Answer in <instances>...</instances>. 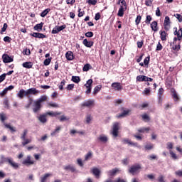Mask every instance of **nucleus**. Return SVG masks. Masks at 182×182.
Here are the masks:
<instances>
[{
  "mask_svg": "<svg viewBox=\"0 0 182 182\" xmlns=\"http://www.w3.org/2000/svg\"><path fill=\"white\" fill-rule=\"evenodd\" d=\"M66 83V80H63L60 84V85L58 86V89L60 90H63V86L65 85V84Z\"/></svg>",
  "mask_w": 182,
  "mask_h": 182,
  "instance_id": "3c124183",
  "label": "nucleus"
},
{
  "mask_svg": "<svg viewBox=\"0 0 182 182\" xmlns=\"http://www.w3.org/2000/svg\"><path fill=\"white\" fill-rule=\"evenodd\" d=\"M47 117L48 114H46V112L45 114H40L38 117H37V119L41 123L45 124L46 122H48V119H46Z\"/></svg>",
  "mask_w": 182,
  "mask_h": 182,
  "instance_id": "dca6fc26",
  "label": "nucleus"
},
{
  "mask_svg": "<svg viewBox=\"0 0 182 182\" xmlns=\"http://www.w3.org/2000/svg\"><path fill=\"white\" fill-rule=\"evenodd\" d=\"M66 120H69V118L66 117L65 115H62L60 117V122H65Z\"/></svg>",
  "mask_w": 182,
  "mask_h": 182,
  "instance_id": "338daca9",
  "label": "nucleus"
},
{
  "mask_svg": "<svg viewBox=\"0 0 182 182\" xmlns=\"http://www.w3.org/2000/svg\"><path fill=\"white\" fill-rule=\"evenodd\" d=\"M92 174H94V176H95L97 178H99V177H100V170H99V168L95 167L92 168Z\"/></svg>",
  "mask_w": 182,
  "mask_h": 182,
  "instance_id": "5701e85b",
  "label": "nucleus"
},
{
  "mask_svg": "<svg viewBox=\"0 0 182 182\" xmlns=\"http://www.w3.org/2000/svg\"><path fill=\"white\" fill-rule=\"evenodd\" d=\"M50 12V9L48 8V9L43 10L40 14V16H41V18H45V16H46V15H48Z\"/></svg>",
  "mask_w": 182,
  "mask_h": 182,
  "instance_id": "7c9ffc66",
  "label": "nucleus"
},
{
  "mask_svg": "<svg viewBox=\"0 0 182 182\" xmlns=\"http://www.w3.org/2000/svg\"><path fill=\"white\" fill-rule=\"evenodd\" d=\"M5 127H6V129H9V130H11V133H15V132H16V129L14 127H11V125L8 124H4Z\"/></svg>",
  "mask_w": 182,
  "mask_h": 182,
  "instance_id": "58836bf2",
  "label": "nucleus"
},
{
  "mask_svg": "<svg viewBox=\"0 0 182 182\" xmlns=\"http://www.w3.org/2000/svg\"><path fill=\"white\" fill-rule=\"evenodd\" d=\"M4 42H8V43H11V42L12 41V38L9 36H5L4 38Z\"/></svg>",
  "mask_w": 182,
  "mask_h": 182,
  "instance_id": "bf43d9fd",
  "label": "nucleus"
},
{
  "mask_svg": "<svg viewBox=\"0 0 182 182\" xmlns=\"http://www.w3.org/2000/svg\"><path fill=\"white\" fill-rule=\"evenodd\" d=\"M150 92H151V90H150V87H149V88H145L143 93L144 95H146V96H150Z\"/></svg>",
  "mask_w": 182,
  "mask_h": 182,
  "instance_id": "5fc2aeb1",
  "label": "nucleus"
},
{
  "mask_svg": "<svg viewBox=\"0 0 182 182\" xmlns=\"http://www.w3.org/2000/svg\"><path fill=\"white\" fill-rule=\"evenodd\" d=\"M170 28H171V21H170V17L166 16L164 21V29L166 32H168L170 31Z\"/></svg>",
  "mask_w": 182,
  "mask_h": 182,
  "instance_id": "423d86ee",
  "label": "nucleus"
},
{
  "mask_svg": "<svg viewBox=\"0 0 182 182\" xmlns=\"http://www.w3.org/2000/svg\"><path fill=\"white\" fill-rule=\"evenodd\" d=\"M46 113L47 116H50V117H58V116H60V114H62L61 112H53V111L47 112Z\"/></svg>",
  "mask_w": 182,
  "mask_h": 182,
  "instance_id": "f3484780",
  "label": "nucleus"
},
{
  "mask_svg": "<svg viewBox=\"0 0 182 182\" xmlns=\"http://www.w3.org/2000/svg\"><path fill=\"white\" fill-rule=\"evenodd\" d=\"M171 46V49H173V50H177V52H178V50H180V49H181V42H178V44L174 45V46Z\"/></svg>",
  "mask_w": 182,
  "mask_h": 182,
  "instance_id": "c85d7f7f",
  "label": "nucleus"
},
{
  "mask_svg": "<svg viewBox=\"0 0 182 182\" xmlns=\"http://www.w3.org/2000/svg\"><path fill=\"white\" fill-rule=\"evenodd\" d=\"M23 95L24 96H26V91H25L23 89L20 90L18 93V97H20V99H23Z\"/></svg>",
  "mask_w": 182,
  "mask_h": 182,
  "instance_id": "72a5a7b5",
  "label": "nucleus"
},
{
  "mask_svg": "<svg viewBox=\"0 0 182 182\" xmlns=\"http://www.w3.org/2000/svg\"><path fill=\"white\" fill-rule=\"evenodd\" d=\"M122 4L118 10L117 15L121 18L124 16V11L127 9V3H126V0H119L117 2V5Z\"/></svg>",
  "mask_w": 182,
  "mask_h": 182,
  "instance_id": "7ed1b4c3",
  "label": "nucleus"
},
{
  "mask_svg": "<svg viewBox=\"0 0 182 182\" xmlns=\"http://www.w3.org/2000/svg\"><path fill=\"white\" fill-rule=\"evenodd\" d=\"M173 34L176 36L177 37L173 38V42H181L182 41V28H179L178 31H177V28H176V30L173 32Z\"/></svg>",
  "mask_w": 182,
  "mask_h": 182,
  "instance_id": "0eeeda50",
  "label": "nucleus"
},
{
  "mask_svg": "<svg viewBox=\"0 0 182 182\" xmlns=\"http://www.w3.org/2000/svg\"><path fill=\"white\" fill-rule=\"evenodd\" d=\"M158 181L159 182H166L164 181V176L163 175H161L158 177Z\"/></svg>",
  "mask_w": 182,
  "mask_h": 182,
  "instance_id": "774afa93",
  "label": "nucleus"
},
{
  "mask_svg": "<svg viewBox=\"0 0 182 182\" xmlns=\"http://www.w3.org/2000/svg\"><path fill=\"white\" fill-rule=\"evenodd\" d=\"M22 164L29 167V166L35 164V161L32 160V156H31V155H28L26 159L22 161Z\"/></svg>",
  "mask_w": 182,
  "mask_h": 182,
  "instance_id": "1a4fd4ad",
  "label": "nucleus"
},
{
  "mask_svg": "<svg viewBox=\"0 0 182 182\" xmlns=\"http://www.w3.org/2000/svg\"><path fill=\"white\" fill-rule=\"evenodd\" d=\"M145 5L146 6H151L153 5V0H146Z\"/></svg>",
  "mask_w": 182,
  "mask_h": 182,
  "instance_id": "052dcab7",
  "label": "nucleus"
},
{
  "mask_svg": "<svg viewBox=\"0 0 182 182\" xmlns=\"http://www.w3.org/2000/svg\"><path fill=\"white\" fill-rule=\"evenodd\" d=\"M90 68H91L90 64H89V63L85 64L82 68L83 72H88V70L90 69Z\"/></svg>",
  "mask_w": 182,
  "mask_h": 182,
  "instance_id": "de8ad7c7",
  "label": "nucleus"
},
{
  "mask_svg": "<svg viewBox=\"0 0 182 182\" xmlns=\"http://www.w3.org/2000/svg\"><path fill=\"white\" fill-rule=\"evenodd\" d=\"M100 90H102V85H97L95 88H94V90H93V95L94 96H96V94L97 93H99V92H100Z\"/></svg>",
  "mask_w": 182,
  "mask_h": 182,
  "instance_id": "2f4dec72",
  "label": "nucleus"
},
{
  "mask_svg": "<svg viewBox=\"0 0 182 182\" xmlns=\"http://www.w3.org/2000/svg\"><path fill=\"white\" fill-rule=\"evenodd\" d=\"M144 43V41H137L136 45H137V48H139V49H141V48H143V45Z\"/></svg>",
  "mask_w": 182,
  "mask_h": 182,
  "instance_id": "6e6d98bb",
  "label": "nucleus"
},
{
  "mask_svg": "<svg viewBox=\"0 0 182 182\" xmlns=\"http://www.w3.org/2000/svg\"><path fill=\"white\" fill-rule=\"evenodd\" d=\"M92 156H93V154L92 153V151H88L87 154L85 155V161H87V160H90Z\"/></svg>",
  "mask_w": 182,
  "mask_h": 182,
  "instance_id": "4c0bfd02",
  "label": "nucleus"
},
{
  "mask_svg": "<svg viewBox=\"0 0 182 182\" xmlns=\"http://www.w3.org/2000/svg\"><path fill=\"white\" fill-rule=\"evenodd\" d=\"M120 129V123L115 122L112 126V134L114 137H117L119 136V130Z\"/></svg>",
  "mask_w": 182,
  "mask_h": 182,
  "instance_id": "39448f33",
  "label": "nucleus"
},
{
  "mask_svg": "<svg viewBox=\"0 0 182 182\" xmlns=\"http://www.w3.org/2000/svg\"><path fill=\"white\" fill-rule=\"evenodd\" d=\"M45 23L41 22L38 24H36L34 27L33 29L34 31H37L38 32H41V31H42V28H43V25Z\"/></svg>",
  "mask_w": 182,
  "mask_h": 182,
  "instance_id": "a878e982",
  "label": "nucleus"
},
{
  "mask_svg": "<svg viewBox=\"0 0 182 182\" xmlns=\"http://www.w3.org/2000/svg\"><path fill=\"white\" fill-rule=\"evenodd\" d=\"M119 171L120 170H119V168H114L112 170L108 171L107 172V174L108 177H114V176H116V174H117V173H119Z\"/></svg>",
  "mask_w": 182,
  "mask_h": 182,
  "instance_id": "4468645a",
  "label": "nucleus"
},
{
  "mask_svg": "<svg viewBox=\"0 0 182 182\" xmlns=\"http://www.w3.org/2000/svg\"><path fill=\"white\" fill-rule=\"evenodd\" d=\"M141 22V16L139 15L136 16L135 19V23L136 25H139Z\"/></svg>",
  "mask_w": 182,
  "mask_h": 182,
  "instance_id": "603ef678",
  "label": "nucleus"
},
{
  "mask_svg": "<svg viewBox=\"0 0 182 182\" xmlns=\"http://www.w3.org/2000/svg\"><path fill=\"white\" fill-rule=\"evenodd\" d=\"M8 117H6V114L1 112L0 113V120L1 123H5V120H6Z\"/></svg>",
  "mask_w": 182,
  "mask_h": 182,
  "instance_id": "e433bc0d",
  "label": "nucleus"
},
{
  "mask_svg": "<svg viewBox=\"0 0 182 182\" xmlns=\"http://www.w3.org/2000/svg\"><path fill=\"white\" fill-rule=\"evenodd\" d=\"M153 19V17H151V15H147L145 19V23H146V25H150V22H151Z\"/></svg>",
  "mask_w": 182,
  "mask_h": 182,
  "instance_id": "a19ab883",
  "label": "nucleus"
},
{
  "mask_svg": "<svg viewBox=\"0 0 182 182\" xmlns=\"http://www.w3.org/2000/svg\"><path fill=\"white\" fill-rule=\"evenodd\" d=\"M64 170H66V171L70 170L71 173H75V171H76V168H75V166L72 165H67L64 166Z\"/></svg>",
  "mask_w": 182,
  "mask_h": 182,
  "instance_id": "bb28decb",
  "label": "nucleus"
},
{
  "mask_svg": "<svg viewBox=\"0 0 182 182\" xmlns=\"http://www.w3.org/2000/svg\"><path fill=\"white\" fill-rule=\"evenodd\" d=\"M65 58L67 60H73V59H75V56H73V52L68 51L65 53Z\"/></svg>",
  "mask_w": 182,
  "mask_h": 182,
  "instance_id": "4be33fe9",
  "label": "nucleus"
},
{
  "mask_svg": "<svg viewBox=\"0 0 182 182\" xmlns=\"http://www.w3.org/2000/svg\"><path fill=\"white\" fill-rule=\"evenodd\" d=\"M139 133H149L150 127H143L138 129Z\"/></svg>",
  "mask_w": 182,
  "mask_h": 182,
  "instance_id": "473e14b6",
  "label": "nucleus"
},
{
  "mask_svg": "<svg viewBox=\"0 0 182 182\" xmlns=\"http://www.w3.org/2000/svg\"><path fill=\"white\" fill-rule=\"evenodd\" d=\"M85 35L86 38H93L94 33L92 31H88V32L85 33Z\"/></svg>",
  "mask_w": 182,
  "mask_h": 182,
  "instance_id": "4d7b16f0",
  "label": "nucleus"
},
{
  "mask_svg": "<svg viewBox=\"0 0 182 182\" xmlns=\"http://www.w3.org/2000/svg\"><path fill=\"white\" fill-rule=\"evenodd\" d=\"M153 147H154L153 144L145 145V149L146 150H152Z\"/></svg>",
  "mask_w": 182,
  "mask_h": 182,
  "instance_id": "69168bd1",
  "label": "nucleus"
},
{
  "mask_svg": "<svg viewBox=\"0 0 182 182\" xmlns=\"http://www.w3.org/2000/svg\"><path fill=\"white\" fill-rule=\"evenodd\" d=\"M112 87H113L114 90H117V92L122 90V86L120 82H113L112 84Z\"/></svg>",
  "mask_w": 182,
  "mask_h": 182,
  "instance_id": "a211bd4d",
  "label": "nucleus"
},
{
  "mask_svg": "<svg viewBox=\"0 0 182 182\" xmlns=\"http://www.w3.org/2000/svg\"><path fill=\"white\" fill-rule=\"evenodd\" d=\"M122 143L124 144H129L130 146H134V147H137V146H139V144L137 142H132L127 139H123Z\"/></svg>",
  "mask_w": 182,
  "mask_h": 182,
  "instance_id": "6ab92c4d",
  "label": "nucleus"
},
{
  "mask_svg": "<svg viewBox=\"0 0 182 182\" xmlns=\"http://www.w3.org/2000/svg\"><path fill=\"white\" fill-rule=\"evenodd\" d=\"M28 134V129H24L23 134H21V140H25L26 139V135Z\"/></svg>",
  "mask_w": 182,
  "mask_h": 182,
  "instance_id": "49530a36",
  "label": "nucleus"
},
{
  "mask_svg": "<svg viewBox=\"0 0 182 182\" xmlns=\"http://www.w3.org/2000/svg\"><path fill=\"white\" fill-rule=\"evenodd\" d=\"M97 140L101 141L102 143H107V141L109 139L106 136L100 135L98 138Z\"/></svg>",
  "mask_w": 182,
  "mask_h": 182,
  "instance_id": "c756f323",
  "label": "nucleus"
},
{
  "mask_svg": "<svg viewBox=\"0 0 182 182\" xmlns=\"http://www.w3.org/2000/svg\"><path fill=\"white\" fill-rule=\"evenodd\" d=\"M2 59L4 63H11V62H14V58H11L8 54H4Z\"/></svg>",
  "mask_w": 182,
  "mask_h": 182,
  "instance_id": "2eb2a0df",
  "label": "nucleus"
},
{
  "mask_svg": "<svg viewBox=\"0 0 182 182\" xmlns=\"http://www.w3.org/2000/svg\"><path fill=\"white\" fill-rule=\"evenodd\" d=\"M31 142L32 139L25 138V139H23L22 146H26V144H29Z\"/></svg>",
  "mask_w": 182,
  "mask_h": 182,
  "instance_id": "c03bdc74",
  "label": "nucleus"
},
{
  "mask_svg": "<svg viewBox=\"0 0 182 182\" xmlns=\"http://www.w3.org/2000/svg\"><path fill=\"white\" fill-rule=\"evenodd\" d=\"M48 100V97L46 95H42L39 99L33 102V113H39V111L42 109L43 106L42 103Z\"/></svg>",
  "mask_w": 182,
  "mask_h": 182,
  "instance_id": "f257e3e1",
  "label": "nucleus"
},
{
  "mask_svg": "<svg viewBox=\"0 0 182 182\" xmlns=\"http://www.w3.org/2000/svg\"><path fill=\"white\" fill-rule=\"evenodd\" d=\"M52 174L50 173H45L43 176L41 177V182H46V180H48V177H50Z\"/></svg>",
  "mask_w": 182,
  "mask_h": 182,
  "instance_id": "c9c22d12",
  "label": "nucleus"
},
{
  "mask_svg": "<svg viewBox=\"0 0 182 182\" xmlns=\"http://www.w3.org/2000/svg\"><path fill=\"white\" fill-rule=\"evenodd\" d=\"M142 120L145 122V123H147L148 122H150V116L147 114H144L141 115Z\"/></svg>",
  "mask_w": 182,
  "mask_h": 182,
  "instance_id": "f704fd0d",
  "label": "nucleus"
},
{
  "mask_svg": "<svg viewBox=\"0 0 182 182\" xmlns=\"http://www.w3.org/2000/svg\"><path fill=\"white\" fill-rule=\"evenodd\" d=\"M60 129H62L61 127H57L55 128V129L53 132L50 133V136H53L55 134H58V133H59V132H60Z\"/></svg>",
  "mask_w": 182,
  "mask_h": 182,
  "instance_id": "ea45409f",
  "label": "nucleus"
},
{
  "mask_svg": "<svg viewBox=\"0 0 182 182\" xmlns=\"http://www.w3.org/2000/svg\"><path fill=\"white\" fill-rule=\"evenodd\" d=\"M65 2L67 5H70V6H73V5H75V3L76 2V0H65Z\"/></svg>",
  "mask_w": 182,
  "mask_h": 182,
  "instance_id": "8fccbe9b",
  "label": "nucleus"
},
{
  "mask_svg": "<svg viewBox=\"0 0 182 182\" xmlns=\"http://www.w3.org/2000/svg\"><path fill=\"white\" fill-rule=\"evenodd\" d=\"M6 29H8V24L6 23H4V26L1 28V31L0 32L1 35H2L4 33V32H5L6 31Z\"/></svg>",
  "mask_w": 182,
  "mask_h": 182,
  "instance_id": "09e8293b",
  "label": "nucleus"
},
{
  "mask_svg": "<svg viewBox=\"0 0 182 182\" xmlns=\"http://www.w3.org/2000/svg\"><path fill=\"white\" fill-rule=\"evenodd\" d=\"M93 105H95V100H90L82 103L81 106L82 107H90V106H93Z\"/></svg>",
  "mask_w": 182,
  "mask_h": 182,
  "instance_id": "aec40b11",
  "label": "nucleus"
},
{
  "mask_svg": "<svg viewBox=\"0 0 182 182\" xmlns=\"http://www.w3.org/2000/svg\"><path fill=\"white\" fill-rule=\"evenodd\" d=\"M137 82H147V76L146 75H138L136 77Z\"/></svg>",
  "mask_w": 182,
  "mask_h": 182,
  "instance_id": "cd10ccee",
  "label": "nucleus"
},
{
  "mask_svg": "<svg viewBox=\"0 0 182 182\" xmlns=\"http://www.w3.org/2000/svg\"><path fill=\"white\" fill-rule=\"evenodd\" d=\"M71 80L72 82H74V83H79V82H80V77L73 76Z\"/></svg>",
  "mask_w": 182,
  "mask_h": 182,
  "instance_id": "79ce46f5",
  "label": "nucleus"
},
{
  "mask_svg": "<svg viewBox=\"0 0 182 182\" xmlns=\"http://www.w3.org/2000/svg\"><path fill=\"white\" fill-rule=\"evenodd\" d=\"M40 93L39 90H36L35 87L29 88L26 91V96H29V95H33L34 96H36V95H38Z\"/></svg>",
  "mask_w": 182,
  "mask_h": 182,
  "instance_id": "f8f14e48",
  "label": "nucleus"
},
{
  "mask_svg": "<svg viewBox=\"0 0 182 182\" xmlns=\"http://www.w3.org/2000/svg\"><path fill=\"white\" fill-rule=\"evenodd\" d=\"M169 153L171 154V157H172L173 160H177V155L173 152V151L170 150Z\"/></svg>",
  "mask_w": 182,
  "mask_h": 182,
  "instance_id": "680f3d73",
  "label": "nucleus"
},
{
  "mask_svg": "<svg viewBox=\"0 0 182 182\" xmlns=\"http://www.w3.org/2000/svg\"><path fill=\"white\" fill-rule=\"evenodd\" d=\"M159 23L156 21H154L151 23V28L152 31H154V32H157L159 31V28L157 27Z\"/></svg>",
  "mask_w": 182,
  "mask_h": 182,
  "instance_id": "b1692460",
  "label": "nucleus"
},
{
  "mask_svg": "<svg viewBox=\"0 0 182 182\" xmlns=\"http://www.w3.org/2000/svg\"><path fill=\"white\" fill-rule=\"evenodd\" d=\"M74 87H75V84H70L67 85L66 89L68 90H73Z\"/></svg>",
  "mask_w": 182,
  "mask_h": 182,
  "instance_id": "0e129e2a",
  "label": "nucleus"
},
{
  "mask_svg": "<svg viewBox=\"0 0 182 182\" xmlns=\"http://www.w3.org/2000/svg\"><path fill=\"white\" fill-rule=\"evenodd\" d=\"M82 43L86 46V48H92V46L95 45V42L89 41L86 38L83 40Z\"/></svg>",
  "mask_w": 182,
  "mask_h": 182,
  "instance_id": "412c9836",
  "label": "nucleus"
},
{
  "mask_svg": "<svg viewBox=\"0 0 182 182\" xmlns=\"http://www.w3.org/2000/svg\"><path fill=\"white\" fill-rule=\"evenodd\" d=\"M121 112H122L117 116V119H121V117H127V116H129L130 113L132 112V109L122 107Z\"/></svg>",
  "mask_w": 182,
  "mask_h": 182,
  "instance_id": "6e6552de",
  "label": "nucleus"
},
{
  "mask_svg": "<svg viewBox=\"0 0 182 182\" xmlns=\"http://www.w3.org/2000/svg\"><path fill=\"white\" fill-rule=\"evenodd\" d=\"M149 62H150V56H148L144 60V65H145V66H147Z\"/></svg>",
  "mask_w": 182,
  "mask_h": 182,
  "instance_id": "13d9d810",
  "label": "nucleus"
},
{
  "mask_svg": "<svg viewBox=\"0 0 182 182\" xmlns=\"http://www.w3.org/2000/svg\"><path fill=\"white\" fill-rule=\"evenodd\" d=\"M140 170H141V165H132L129 169V173L132 174V176H134L135 174H139V173H140Z\"/></svg>",
  "mask_w": 182,
  "mask_h": 182,
  "instance_id": "20e7f679",
  "label": "nucleus"
},
{
  "mask_svg": "<svg viewBox=\"0 0 182 182\" xmlns=\"http://www.w3.org/2000/svg\"><path fill=\"white\" fill-rule=\"evenodd\" d=\"M50 62H52V58H46L43 64L45 65V66H49V65H50Z\"/></svg>",
  "mask_w": 182,
  "mask_h": 182,
  "instance_id": "a18cd8bd",
  "label": "nucleus"
},
{
  "mask_svg": "<svg viewBox=\"0 0 182 182\" xmlns=\"http://www.w3.org/2000/svg\"><path fill=\"white\" fill-rule=\"evenodd\" d=\"M47 105L48 107H55V108L59 107V104L56 102H48Z\"/></svg>",
  "mask_w": 182,
  "mask_h": 182,
  "instance_id": "37998d69",
  "label": "nucleus"
},
{
  "mask_svg": "<svg viewBox=\"0 0 182 182\" xmlns=\"http://www.w3.org/2000/svg\"><path fill=\"white\" fill-rule=\"evenodd\" d=\"M23 68H25L26 69H32V67L33 66V63L29 61V62H25L22 64Z\"/></svg>",
  "mask_w": 182,
  "mask_h": 182,
  "instance_id": "393cba45",
  "label": "nucleus"
},
{
  "mask_svg": "<svg viewBox=\"0 0 182 182\" xmlns=\"http://www.w3.org/2000/svg\"><path fill=\"white\" fill-rule=\"evenodd\" d=\"M174 16H176V18L178 19V22H182V16H181V14H176L174 15Z\"/></svg>",
  "mask_w": 182,
  "mask_h": 182,
  "instance_id": "e2e57ef3",
  "label": "nucleus"
},
{
  "mask_svg": "<svg viewBox=\"0 0 182 182\" xmlns=\"http://www.w3.org/2000/svg\"><path fill=\"white\" fill-rule=\"evenodd\" d=\"M156 51L163 50V45L160 43V41L158 43L156 48Z\"/></svg>",
  "mask_w": 182,
  "mask_h": 182,
  "instance_id": "864d4df0",
  "label": "nucleus"
},
{
  "mask_svg": "<svg viewBox=\"0 0 182 182\" xmlns=\"http://www.w3.org/2000/svg\"><path fill=\"white\" fill-rule=\"evenodd\" d=\"M159 34H160L161 40L163 41L164 42H166L168 36V33H167V31L164 30H161L159 31Z\"/></svg>",
  "mask_w": 182,
  "mask_h": 182,
  "instance_id": "ddd939ff",
  "label": "nucleus"
},
{
  "mask_svg": "<svg viewBox=\"0 0 182 182\" xmlns=\"http://www.w3.org/2000/svg\"><path fill=\"white\" fill-rule=\"evenodd\" d=\"M92 85H93V80L92 79L88 80L86 84H85L87 89L85 91L86 95H90L92 93Z\"/></svg>",
  "mask_w": 182,
  "mask_h": 182,
  "instance_id": "9d476101",
  "label": "nucleus"
},
{
  "mask_svg": "<svg viewBox=\"0 0 182 182\" xmlns=\"http://www.w3.org/2000/svg\"><path fill=\"white\" fill-rule=\"evenodd\" d=\"M63 29H66V25L64 24L61 26H56L55 28H53L51 33L53 35H56V33H58L59 32H61V31H63Z\"/></svg>",
  "mask_w": 182,
  "mask_h": 182,
  "instance_id": "9b49d317",
  "label": "nucleus"
},
{
  "mask_svg": "<svg viewBox=\"0 0 182 182\" xmlns=\"http://www.w3.org/2000/svg\"><path fill=\"white\" fill-rule=\"evenodd\" d=\"M1 163L2 164H4V163H9V164L15 170H18V168H19V164L14 161V159L12 158L5 157V156L1 155Z\"/></svg>",
  "mask_w": 182,
  "mask_h": 182,
  "instance_id": "f03ea898",
  "label": "nucleus"
}]
</instances>
